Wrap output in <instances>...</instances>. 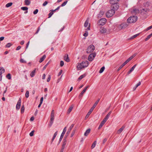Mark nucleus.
Returning <instances> with one entry per match:
<instances>
[{"mask_svg":"<svg viewBox=\"0 0 152 152\" xmlns=\"http://www.w3.org/2000/svg\"><path fill=\"white\" fill-rule=\"evenodd\" d=\"M88 64V62L87 61H84L81 63H78L77 66V69L78 70H80L87 67Z\"/></svg>","mask_w":152,"mask_h":152,"instance_id":"f257e3e1","label":"nucleus"},{"mask_svg":"<svg viewBox=\"0 0 152 152\" xmlns=\"http://www.w3.org/2000/svg\"><path fill=\"white\" fill-rule=\"evenodd\" d=\"M119 1V0H110V2L112 4L111 6V9L114 11L117 10L119 7L118 4L117 2Z\"/></svg>","mask_w":152,"mask_h":152,"instance_id":"f03ea898","label":"nucleus"},{"mask_svg":"<svg viewBox=\"0 0 152 152\" xmlns=\"http://www.w3.org/2000/svg\"><path fill=\"white\" fill-rule=\"evenodd\" d=\"M137 20V17L136 16H131L128 18L127 20V23H132L135 22Z\"/></svg>","mask_w":152,"mask_h":152,"instance_id":"7ed1b4c3","label":"nucleus"},{"mask_svg":"<svg viewBox=\"0 0 152 152\" xmlns=\"http://www.w3.org/2000/svg\"><path fill=\"white\" fill-rule=\"evenodd\" d=\"M115 13V11L111 9L108 11L106 13V16L108 18H110Z\"/></svg>","mask_w":152,"mask_h":152,"instance_id":"20e7f679","label":"nucleus"},{"mask_svg":"<svg viewBox=\"0 0 152 152\" xmlns=\"http://www.w3.org/2000/svg\"><path fill=\"white\" fill-rule=\"evenodd\" d=\"M95 47L93 45H90L87 49V53H90L93 52L95 49Z\"/></svg>","mask_w":152,"mask_h":152,"instance_id":"39448f33","label":"nucleus"},{"mask_svg":"<svg viewBox=\"0 0 152 152\" xmlns=\"http://www.w3.org/2000/svg\"><path fill=\"white\" fill-rule=\"evenodd\" d=\"M66 127H65L64 128L63 131L61 134V136H60V138L59 139V141L58 142V144L60 142H61V140L64 136V134H65V133L66 131Z\"/></svg>","mask_w":152,"mask_h":152,"instance_id":"423d86ee","label":"nucleus"},{"mask_svg":"<svg viewBox=\"0 0 152 152\" xmlns=\"http://www.w3.org/2000/svg\"><path fill=\"white\" fill-rule=\"evenodd\" d=\"M96 56V53H92L88 57V60L90 61H92Z\"/></svg>","mask_w":152,"mask_h":152,"instance_id":"0eeeda50","label":"nucleus"},{"mask_svg":"<svg viewBox=\"0 0 152 152\" xmlns=\"http://www.w3.org/2000/svg\"><path fill=\"white\" fill-rule=\"evenodd\" d=\"M96 105L94 104L93 105V106L91 108V109L89 110V111L87 113V115H86V118H88L89 115H90L91 113V112H92L94 108L95 107Z\"/></svg>","mask_w":152,"mask_h":152,"instance_id":"6e6552de","label":"nucleus"},{"mask_svg":"<svg viewBox=\"0 0 152 152\" xmlns=\"http://www.w3.org/2000/svg\"><path fill=\"white\" fill-rule=\"evenodd\" d=\"M106 20L104 18H102L100 19L99 21V25H103L106 22Z\"/></svg>","mask_w":152,"mask_h":152,"instance_id":"1a4fd4ad","label":"nucleus"},{"mask_svg":"<svg viewBox=\"0 0 152 152\" xmlns=\"http://www.w3.org/2000/svg\"><path fill=\"white\" fill-rule=\"evenodd\" d=\"M5 72V69L3 67H0V81L2 80V74Z\"/></svg>","mask_w":152,"mask_h":152,"instance_id":"9d476101","label":"nucleus"},{"mask_svg":"<svg viewBox=\"0 0 152 152\" xmlns=\"http://www.w3.org/2000/svg\"><path fill=\"white\" fill-rule=\"evenodd\" d=\"M128 26V25L126 23H123L120 25L119 28L120 29H123L125 28Z\"/></svg>","mask_w":152,"mask_h":152,"instance_id":"9b49d317","label":"nucleus"},{"mask_svg":"<svg viewBox=\"0 0 152 152\" xmlns=\"http://www.w3.org/2000/svg\"><path fill=\"white\" fill-rule=\"evenodd\" d=\"M21 99L20 98L16 105V109L17 110H19L20 109L21 105Z\"/></svg>","mask_w":152,"mask_h":152,"instance_id":"f8f14e48","label":"nucleus"},{"mask_svg":"<svg viewBox=\"0 0 152 152\" xmlns=\"http://www.w3.org/2000/svg\"><path fill=\"white\" fill-rule=\"evenodd\" d=\"M74 124H72L71 126H70L69 128L68 129V131L67 132L66 134H67V136H68L69 134L70 131L72 130V129L73 127Z\"/></svg>","mask_w":152,"mask_h":152,"instance_id":"ddd939ff","label":"nucleus"},{"mask_svg":"<svg viewBox=\"0 0 152 152\" xmlns=\"http://www.w3.org/2000/svg\"><path fill=\"white\" fill-rule=\"evenodd\" d=\"M139 12V10L137 9H134L132 11V13L133 14L136 15Z\"/></svg>","mask_w":152,"mask_h":152,"instance_id":"4468645a","label":"nucleus"},{"mask_svg":"<svg viewBox=\"0 0 152 152\" xmlns=\"http://www.w3.org/2000/svg\"><path fill=\"white\" fill-rule=\"evenodd\" d=\"M125 127L124 126H122V127L117 131V133L118 134H120L124 130Z\"/></svg>","mask_w":152,"mask_h":152,"instance_id":"2eb2a0df","label":"nucleus"},{"mask_svg":"<svg viewBox=\"0 0 152 152\" xmlns=\"http://www.w3.org/2000/svg\"><path fill=\"white\" fill-rule=\"evenodd\" d=\"M64 60L66 62H69V59L68 57V56L67 54L65 55L64 56Z\"/></svg>","mask_w":152,"mask_h":152,"instance_id":"dca6fc26","label":"nucleus"},{"mask_svg":"<svg viewBox=\"0 0 152 152\" xmlns=\"http://www.w3.org/2000/svg\"><path fill=\"white\" fill-rule=\"evenodd\" d=\"M91 129H87L84 133V135L85 136H87L90 133Z\"/></svg>","mask_w":152,"mask_h":152,"instance_id":"f3484780","label":"nucleus"},{"mask_svg":"<svg viewBox=\"0 0 152 152\" xmlns=\"http://www.w3.org/2000/svg\"><path fill=\"white\" fill-rule=\"evenodd\" d=\"M46 57V56L45 55H44L40 58L39 61V62L41 63L45 59Z\"/></svg>","mask_w":152,"mask_h":152,"instance_id":"a211bd4d","label":"nucleus"},{"mask_svg":"<svg viewBox=\"0 0 152 152\" xmlns=\"http://www.w3.org/2000/svg\"><path fill=\"white\" fill-rule=\"evenodd\" d=\"M148 11V9L147 8L143 9L141 10V12L146 14Z\"/></svg>","mask_w":152,"mask_h":152,"instance_id":"6ab92c4d","label":"nucleus"},{"mask_svg":"<svg viewBox=\"0 0 152 152\" xmlns=\"http://www.w3.org/2000/svg\"><path fill=\"white\" fill-rule=\"evenodd\" d=\"M100 32L102 33H104L106 32V30L104 28H100Z\"/></svg>","mask_w":152,"mask_h":152,"instance_id":"aec40b11","label":"nucleus"},{"mask_svg":"<svg viewBox=\"0 0 152 152\" xmlns=\"http://www.w3.org/2000/svg\"><path fill=\"white\" fill-rule=\"evenodd\" d=\"M54 120V117H50V126H51L53 124Z\"/></svg>","mask_w":152,"mask_h":152,"instance_id":"412c9836","label":"nucleus"},{"mask_svg":"<svg viewBox=\"0 0 152 152\" xmlns=\"http://www.w3.org/2000/svg\"><path fill=\"white\" fill-rule=\"evenodd\" d=\"M36 69H34L30 74V76L31 77H33L34 75L36 72Z\"/></svg>","mask_w":152,"mask_h":152,"instance_id":"4be33fe9","label":"nucleus"},{"mask_svg":"<svg viewBox=\"0 0 152 152\" xmlns=\"http://www.w3.org/2000/svg\"><path fill=\"white\" fill-rule=\"evenodd\" d=\"M86 76V75L85 74H83L80 76L78 78V80H80L82 79L84 77Z\"/></svg>","mask_w":152,"mask_h":152,"instance_id":"5701e85b","label":"nucleus"},{"mask_svg":"<svg viewBox=\"0 0 152 152\" xmlns=\"http://www.w3.org/2000/svg\"><path fill=\"white\" fill-rule=\"evenodd\" d=\"M104 123H105L104 122L102 121L101 122V123L100 124L99 126V127H98V129H100L102 127V126H103V125H104Z\"/></svg>","mask_w":152,"mask_h":152,"instance_id":"b1692460","label":"nucleus"},{"mask_svg":"<svg viewBox=\"0 0 152 152\" xmlns=\"http://www.w3.org/2000/svg\"><path fill=\"white\" fill-rule=\"evenodd\" d=\"M104 13V12L103 11H101L98 14V17H101Z\"/></svg>","mask_w":152,"mask_h":152,"instance_id":"393cba45","label":"nucleus"},{"mask_svg":"<svg viewBox=\"0 0 152 152\" xmlns=\"http://www.w3.org/2000/svg\"><path fill=\"white\" fill-rule=\"evenodd\" d=\"M111 113V111H110V112H109V113L104 118H105L107 120L109 118L110 115Z\"/></svg>","mask_w":152,"mask_h":152,"instance_id":"a878e982","label":"nucleus"},{"mask_svg":"<svg viewBox=\"0 0 152 152\" xmlns=\"http://www.w3.org/2000/svg\"><path fill=\"white\" fill-rule=\"evenodd\" d=\"M58 134V132L56 131V132L55 133H54V135L52 138V142L53 140H54L56 136Z\"/></svg>","mask_w":152,"mask_h":152,"instance_id":"bb28decb","label":"nucleus"},{"mask_svg":"<svg viewBox=\"0 0 152 152\" xmlns=\"http://www.w3.org/2000/svg\"><path fill=\"white\" fill-rule=\"evenodd\" d=\"M24 1L26 5H28L30 4V1L29 0H25Z\"/></svg>","mask_w":152,"mask_h":152,"instance_id":"cd10ccee","label":"nucleus"},{"mask_svg":"<svg viewBox=\"0 0 152 152\" xmlns=\"http://www.w3.org/2000/svg\"><path fill=\"white\" fill-rule=\"evenodd\" d=\"M96 143V141H95L92 145L91 148L92 149L94 148L95 146Z\"/></svg>","mask_w":152,"mask_h":152,"instance_id":"c85d7f7f","label":"nucleus"},{"mask_svg":"<svg viewBox=\"0 0 152 152\" xmlns=\"http://www.w3.org/2000/svg\"><path fill=\"white\" fill-rule=\"evenodd\" d=\"M12 4V3L10 2L8 3L6 5V7H9L11 6Z\"/></svg>","mask_w":152,"mask_h":152,"instance_id":"c756f323","label":"nucleus"},{"mask_svg":"<svg viewBox=\"0 0 152 152\" xmlns=\"http://www.w3.org/2000/svg\"><path fill=\"white\" fill-rule=\"evenodd\" d=\"M105 69V67L104 66L102 67L100 69L99 71V72L100 73H102L104 70Z\"/></svg>","mask_w":152,"mask_h":152,"instance_id":"7c9ffc66","label":"nucleus"},{"mask_svg":"<svg viewBox=\"0 0 152 152\" xmlns=\"http://www.w3.org/2000/svg\"><path fill=\"white\" fill-rule=\"evenodd\" d=\"M85 92L84 91H82L81 92L79 95V97L80 98H81L82 97L83 94L85 93Z\"/></svg>","mask_w":152,"mask_h":152,"instance_id":"2f4dec72","label":"nucleus"},{"mask_svg":"<svg viewBox=\"0 0 152 152\" xmlns=\"http://www.w3.org/2000/svg\"><path fill=\"white\" fill-rule=\"evenodd\" d=\"M24 105H22L21 109V113H24Z\"/></svg>","mask_w":152,"mask_h":152,"instance_id":"473e14b6","label":"nucleus"},{"mask_svg":"<svg viewBox=\"0 0 152 152\" xmlns=\"http://www.w3.org/2000/svg\"><path fill=\"white\" fill-rule=\"evenodd\" d=\"M72 108H73V107L72 106H71L69 108V109L67 111V113L69 114L70 113V112L72 110Z\"/></svg>","mask_w":152,"mask_h":152,"instance_id":"72a5a7b5","label":"nucleus"},{"mask_svg":"<svg viewBox=\"0 0 152 152\" xmlns=\"http://www.w3.org/2000/svg\"><path fill=\"white\" fill-rule=\"evenodd\" d=\"M29 96V93L28 91H26V94H25V96L26 98H28V97Z\"/></svg>","mask_w":152,"mask_h":152,"instance_id":"f704fd0d","label":"nucleus"},{"mask_svg":"<svg viewBox=\"0 0 152 152\" xmlns=\"http://www.w3.org/2000/svg\"><path fill=\"white\" fill-rule=\"evenodd\" d=\"M21 9L23 10L27 11L28 10V8L26 7H22Z\"/></svg>","mask_w":152,"mask_h":152,"instance_id":"c9c22d12","label":"nucleus"},{"mask_svg":"<svg viewBox=\"0 0 152 152\" xmlns=\"http://www.w3.org/2000/svg\"><path fill=\"white\" fill-rule=\"evenodd\" d=\"M88 21L87 19L85 23L84 24V26L85 27H86L88 26Z\"/></svg>","mask_w":152,"mask_h":152,"instance_id":"e433bc0d","label":"nucleus"},{"mask_svg":"<svg viewBox=\"0 0 152 152\" xmlns=\"http://www.w3.org/2000/svg\"><path fill=\"white\" fill-rule=\"evenodd\" d=\"M6 77L9 80L11 79V75L10 73L8 74L6 76Z\"/></svg>","mask_w":152,"mask_h":152,"instance_id":"4c0bfd02","label":"nucleus"},{"mask_svg":"<svg viewBox=\"0 0 152 152\" xmlns=\"http://www.w3.org/2000/svg\"><path fill=\"white\" fill-rule=\"evenodd\" d=\"M68 2L67 1H66L64 2L61 5V7H63L65 6L66 4Z\"/></svg>","mask_w":152,"mask_h":152,"instance_id":"58836bf2","label":"nucleus"},{"mask_svg":"<svg viewBox=\"0 0 152 152\" xmlns=\"http://www.w3.org/2000/svg\"><path fill=\"white\" fill-rule=\"evenodd\" d=\"M12 45V44L11 43H9L6 45V47L9 48Z\"/></svg>","mask_w":152,"mask_h":152,"instance_id":"ea45409f","label":"nucleus"},{"mask_svg":"<svg viewBox=\"0 0 152 152\" xmlns=\"http://www.w3.org/2000/svg\"><path fill=\"white\" fill-rule=\"evenodd\" d=\"M63 141V143L62 145L65 146L66 143V139H64Z\"/></svg>","mask_w":152,"mask_h":152,"instance_id":"a19ab883","label":"nucleus"},{"mask_svg":"<svg viewBox=\"0 0 152 152\" xmlns=\"http://www.w3.org/2000/svg\"><path fill=\"white\" fill-rule=\"evenodd\" d=\"M139 34H137L134 35V36H133L131 37V39H134V38L138 36L139 35Z\"/></svg>","mask_w":152,"mask_h":152,"instance_id":"79ce46f5","label":"nucleus"},{"mask_svg":"<svg viewBox=\"0 0 152 152\" xmlns=\"http://www.w3.org/2000/svg\"><path fill=\"white\" fill-rule=\"evenodd\" d=\"M34 130H33L29 134L30 136L31 137L33 136L34 135Z\"/></svg>","mask_w":152,"mask_h":152,"instance_id":"37998d69","label":"nucleus"},{"mask_svg":"<svg viewBox=\"0 0 152 152\" xmlns=\"http://www.w3.org/2000/svg\"><path fill=\"white\" fill-rule=\"evenodd\" d=\"M137 65V64H135L132 67V68H131V69H130V70H132V71H133L134 70V68H135V67H136V66Z\"/></svg>","mask_w":152,"mask_h":152,"instance_id":"c03bdc74","label":"nucleus"},{"mask_svg":"<svg viewBox=\"0 0 152 152\" xmlns=\"http://www.w3.org/2000/svg\"><path fill=\"white\" fill-rule=\"evenodd\" d=\"M53 14V13L52 12H50L48 14V18H49L51 17Z\"/></svg>","mask_w":152,"mask_h":152,"instance_id":"a18cd8bd","label":"nucleus"},{"mask_svg":"<svg viewBox=\"0 0 152 152\" xmlns=\"http://www.w3.org/2000/svg\"><path fill=\"white\" fill-rule=\"evenodd\" d=\"M38 12V9L35 10L33 12V13L34 15L36 14Z\"/></svg>","mask_w":152,"mask_h":152,"instance_id":"49530a36","label":"nucleus"},{"mask_svg":"<svg viewBox=\"0 0 152 152\" xmlns=\"http://www.w3.org/2000/svg\"><path fill=\"white\" fill-rule=\"evenodd\" d=\"M64 65V61H60V66H62Z\"/></svg>","mask_w":152,"mask_h":152,"instance_id":"de8ad7c7","label":"nucleus"},{"mask_svg":"<svg viewBox=\"0 0 152 152\" xmlns=\"http://www.w3.org/2000/svg\"><path fill=\"white\" fill-rule=\"evenodd\" d=\"M88 33L87 31H86L85 33L83 34V36L85 37H87L88 36Z\"/></svg>","mask_w":152,"mask_h":152,"instance_id":"09e8293b","label":"nucleus"},{"mask_svg":"<svg viewBox=\"0 0 152 152\" xmlns=\"http://www.w3.org/2000/svg\"><path fill=\"white\" fill-rule=\"evenodd\" d=\"M151 37L149 35H148L147 37V38L145 39V41H147Z\"/></svg>","mask_w":152,"mask_h":152,"instance_id":"8fccbe9b","label":"nucleus"},{"mask_svg":"<svg viewBox=\"0 0 152 152\" xmlns=\"http://www.w3.org/2000/svg\"><path fill=\"white\" fill-rule=\"evenodd\" d=\"M20 62L21 63H26V61L25 60H24L23 59H21L20 60Z\"/></svg>","mask_w":152,"mask_h":152,"instance_id":"3c124183","label":"nucleus"},{"mask_svg":"<svg viewBox=\"0 0 152 152\" xmlns=\"http://www.w3.org/2000/svg\"><path fill=\"white\" fill-rule=\"evenodd\" d=\"M100 99H98V100L94 104H95V105H96H96H97V104H98V103L99 102V100H100Z\"/></svg>","mask_w":152,"mask_h":152,"instance_id":"603ef678","label":"nucleus"},{"mask_svg":"<svg viewBox=\"0 0 152 152\" xmlns=\"http://www.w3.org/2000/svg\"><path fill=\"white\" fill-rule=\"evenodd\" d=\"M48 3V2L47 1H45L42 4V6H45Z\"/></svg>","mask_w":152,"mask_h":152,"instance_id":"864d4df0","label":"nucleus"},{"mask_svg":"<svg viewBox=\"0 0 152 152\" xmlns=\"http://www.w3.org/2000/svg\"><path fill=\"white\" fill-rule=\"evenodd\" d=\"M75 131L73 130L71 135V137H72L73 136V135H74V134L75 133Z\"/></svg>","mask_w":152,"mask_h":152,"instance_id":"5fc2aeb1","label":"nucleus"},{"mask_svg":"<svg viewBox=\"0 0 152 152\" xmlns=\"http://www.w3.org/2000/svg\"><path fill=\"white\" fill-rule=\"evenodd\" d=\"M50 78H51L50 76V75H49L48 76V78L47 79V82H49L50 81Z\"/></svg>","mask_w":152,"mask_h":152,"instance_id":"6e6d98bb","label":"nucleus"},{"mask_svg":"<svg viewBox=\"0 0 152 152\" xmlns=\"http://www.w3.org/2000/svg\"><path fill=\"white\" fill-rule=\"evenodd\" d=\"M140 84H141V82H139L136 84V86L137 87L138 86H140Z\"/></svg>","mask_w":152,"mask_h":152,"instance_id":"4d7b16f0","label":"nucleus"},{"mask_svg":"<svg viewBox=\"0 0 152 152\" xmlns=\"http://www.w3.org/2000/svg\"><path fill=\"white\" fill-rule=\"evenodd\" d=\"M43 97H42L41 98L40 100V104H42V102H43Z\"/></svg>","mask_w":152,"mask_h":152,"instance_id":"13d9d810","label":"nucleus"},{"mask_svg":"<svg viewBox=\"0 0 152 152\" xmlns=\"http://www.w3.org/2000/svg\"><path fill=\"white\" fill-rule=\"evenodd\" d=\"M21 48V47L20 46H18L16 48V50H20V48Z\"/></svg>","mask_w":152,"mask_h":152,"instance_id":"bf43d9fd","label":"nucleus"},{"mask_svg":"<svg viewBox=\"0 0 152 152\" xmlns=\"http://www.w3.org/2000/svg\"><path fill=\"white\" fill-rule=\"evenodd\" d=\"M152 28V25L148 27V28H147V30H150Z\"/></svg>","mask_w":152,"mask_h":152,"instance_id":"052dcab7","label":"nucleus"},{"mask_svg":"<svg viewBox=\"0 0 152 152\" xmlns=\"http://www.w3.org/2000/svg\"><path fill=\"white\" fill-rule=\"evenodd\" d=\"M39 30H40V27H39L38 28V29H37V31H36V33H35V34H37V33H38V32H39Z\"/></svg>","mask_w":152,"mask_h":152,"instance_id":"680f3d73","label":"nucleus"},{"mask_svg":"<svg viewBox=\"0 0 152 152\" xmlns=\"http://www.w3.org/2000/svg\"><path fill=\"white\" fill-rule=\"evenodd\" d=\"M29 41L26 44V49H27L28 48V45H29Z\"/></svg>","mask_w":152,"mask_h":152,"instance_id":"e2e57ef3","label":"nucleus"},{"mask_svg":"<svg viewBox=\"0 0 152 152\" xmlns=\"http://www.w3.org/2000/svg\"><path fill=\"white\" fill-rule=\"evenodd\" d=\"M45 74H43L42 77V79H44L45 78Z\"/></svg>","mask_w":152,"mask_h":152,"instance_id":"0e129e2a","label":"nucleus"},{"mask_svg":"<svg viewBox=\"0 0 152 152\" xmlns=\"http://www.w3.org/2000/svg\"><path fill=\"white\" fill-rule=\"evenodd\" d=\"M107 119L105 118H104V119H103V120L102 121L105 123L106 122V121H107Z\"/></svg>","mask_w":152,"mask_h":152,"instance_id":"69168bd1","label":"nucleus"},{"mask_svg":"<svg viewBox=\"0 0 152 152\" xmlns=\"http://www.w3.org/2000/svg\"><path fill=\"white\" fill-rule=\"evenodd\" d=\"M4 37H0V41H2L3 40H4Z\"/></svg>","mask_w":152,"mask_h":152,"instance_id":"338daca9","label":"nucleus"},{"mask_svg":"<svg viewBox=\"0 0 152 152\" xmlns=\"http://www.w3.org/2000/svg\"><path fill=\"white\" fill-rule=\"evenodd\" d=\"M128 62H129L128 61L126 60L123 63L125 65Z\"/></svg>","mask_w":152,"mask_h":152,"instance_id":"774afa93","label":"nucleus"}]
</instances>
